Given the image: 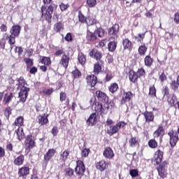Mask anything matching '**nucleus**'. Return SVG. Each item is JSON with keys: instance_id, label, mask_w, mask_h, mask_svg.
I'll return each mask as SVG.
<instances>
[{"instance_id": "1", "label": "nucleus", "mask_w": 179, "mask_h": 179, "mask_svg": "<svg viewBox=\"0 0 179 179\" xmlns=\"http://www.w3.org/2000/svg\"><path fill=\"white\" fill-rule=\"evenodd\" d=\"M18 84H17V90L20 89V92L18 94V97L21 103H25L27 96H29V92H30V88L25 87L24 79L23 77H20L17 80Z\"/></svg>"}, {"instance_id": "2", "label": "nucleus", "mask_w": 179, "mask_h": 179, "mask_svg": "<svg viewBox=\"0 0 179 179\" xmlns=\"http://www.w3.org/2000/svg\"><path fill=\"white\" fill-rule=\"evenodd\" d=\"M98 37H103L104 36V30L101 28L97 29L94 32L90 31L89 29L87 31L86 40L90 43H94Z\"/></svg>"}, {"instance_id": "3", "label": "nucleus", "mask_w": 179, "mask_h": 179, "mask_svg": "<svg viewBox=\"0 0 179 179\" xmlns=\"http://www.w3.org/2000/svg\"><path fill=\"white\" fill-rule=\"evenodd\" d=\"M20 30H22V27L19 25H14L11 27L10 29V35L8 36L9 44L13 45V44L16 43L15 38H16V37H19V34H20Z\"/></svg>"}, {"instance_id": "4", "label": "nucleus", "mask_w": 179, "mask_h": 179, "mask_svg": "<svg viewBox=\"0 0 179 179\" xmlns=\"http://www.w3.org/2000/svg\"><path fill=\"white\" fill-rule=\"evenodd\" d=\"M42 16L46 19L48 23H51V17H52V12H54V7L50 5L48 8H45L44 6L41 7Z\"/></svg>"}, {"instance_id": "5", "label": "nucleus", "mask_w": 179, "mask_h": 179, "mask_svg": "<svg viewBox=\"0 0 179 179\" xmlns=\"http://www.w3.org/2000/svg\"><path fill=\"white\" fill-rule=\"evenodd\" d=\"M86 169L85 168V164L82 161H78L77 165L75 169L76 174L78 176H83L85 174Z\"/></svg>"}, {"instance_id": "6", "label": "nucleus", "mask_w": 179, "mask_h": 179, "mask_svg": "<svg viewBox=\"0 0 179 179\" xmlns=\"http://www.w3.org/2000/svg\"><path fill=\"white\" fill-rule=\"evenodd\" d=\"M125 125H127V123L125 122H119L115 125L110 127V134H111V135L117 134V132H118V130L121 129L122 128H124Z\"/></svg>"}, {"instance_id": "7", "label": "nucleus", "mask_w": 179, "mask_h": 179, "mask_svg": "<svg viewBox=\"0 0 179 179\" xmlns=\"http://www.w3.org/2000/svg\"><path fill=\"white\" fill-rule=\"evenodd\" d=\"M168 135L170 136V145L172 148H174L177 145V141H178V134L171 131L168 133Z\"/></svg>"}, {"instance_id": "8", "label": "nucleus", "mask_w": 179, "mask_h": 179, "mask_svg": "<svg viewBox=\"0 0 179 179\" xmlns=\"http://www.w3.org/2000/svg\"><path fill=\"white\" fill-rule=\"evenodd\" d=\"M96 97H97L99 101H101L105 104H107V103H108V96H107V94H106V93L101 91L96 92Z\"/></svg>"}, {"instance_id": "9", "label": "nucleus", "mask_w": 179, "mask_h": 179, "mask_svg": "<svg viewBox=\"0 0 179 179\" xmlns=\"http://www.w3.org/2000/svg\"><path fill=\"white\" fill-rule=\"evenodd\" d=\"M103 155V157H105L106 159L111 160V159L114 157V152H113L111 148L107 147L106 148H105Z\"/></svg>"}, {"instance_id": "10", "label": "nucleus", "mask_w": 179, "mask_h": 179, "mask_svg": "<svg viewBox=\"0 0 179 179\" xmlns=\"http://www.w3.org/2000/svg\"><path fill=\"white\" fill-rule=\"evenodd\" d=\"M15 99H16V96H15L12 92L8 94H6L3 96V103L5 106H9V103Z\"/></svg>"}, {"instance_id": "11", "label": "nucleus", "mask_w": 179, "mask_h": 179, "mask_svg": "<svg viewBox=\"0 0 179 179\" xmlns=\"http://www.w3.org/2000/svg\"><path fill=\"white\" fill-rule=\"evenodd\" d=\"M162 159H163V152L162 150H158L154 157V164H160L162 163Z\"/></svg>"}, {"instance_id": "12", "label": "nucleus", "mask_w": 179, "mask_h": 179, "mask_svg": "<svg viewBox=\"0 0 179 179\" xmlns=\"http://www.w3.org/2000/svg\"><path fill=\"white\" fill-rule=\"evenodd\" d=\"M96 169L100 171H104L108 169V163L104 160H101L96 163Z\"/></svg>"}, {"instance_id": "13", "label": "nucleus", "mask_w": 179, "mask_h": 179, "mask_svg": "<svg viewBox=\"0 0 179 179\" xmlns=\"http://www.w3.org/2000/svg\"><path fill=\"white\" fill-rule=\"evenodd\" d=\"M25 146L28 149H33L34 147V141H33V136L28 135L25 140Z\"/></svg>"}, {"instance_id": "14", "label": "nucleus", "mask_w": 179, "mask_h": 179, "mask_svg": "<svg viewBox=\"0 0 179 179\" xmlns=\"http://www.w3.org/2000/svg\"><path fill=\"white\" fill-rule=\"evenodd\" d=\"M97 122V115L96 113H92L90 117L87 120V124L88 127H93Z\"/></svg>"}, {"instance_id": "15", "label": "nucleus", "mask_w": 179, "mask_h": 179, "mask_svg": "<svg viewBox=\"0 0 179 179\" xmlns=\"http://www.w3.org/2000/svg\"><path fill=\"white\" fill-rule=\"evenodd\" d=\"M86 80L88 85H90L92 87H94V86H96V83H97V77H96L94 75L87 76Z\"/></svg>"}, {"instance_id": "16", "label": "nucleus", "mask_w": 179, "mask_h": 179, "mask_svg": "<svg viewBox=\"0 0 179 179\" xmlns=\"http://www.w3.org/2000/svg\"><path fill=\"white\" fill-rule=\"evenodd\" d=\"M38 121L40 125H45L48 123V115L43 113L38 117Z\"/></svg>"}, {"instance_id": "17", "label": "nucleus", "mask_w": 179, "mask_h": 179, "mask_svg": "<svg viewBox=\"0 0 179 179\" xmlns=\"http://www.w3.org/2000/svg\"><path fill=\"white\" fill-rule=\"evenodd\" d=\"M55 155V149H49L48 151L44 155V160L47 162H50Z\"/></svg>"}, {"instance_id": "18", "label": "nucleus", "mask_w": 179, "mask_h": 179, "mask_svg": "<svg viewBox=\"0 0 179 179\" xmlns=\"http://www.w3.org/2000/svg\"><path fill=\"white\" fill-rule=\"evenodd\" d=\"M164 136V129L162 125H159L157 129L153 133V136L155 138H159V136Z\"/></svg>"}, {"instance_id": "19", "label": "nucleus", "mask_w": 179, "mask_h": 179, "mask_svg": "<svg viewBox=\"0 0 179 179\" xmlns=\"http://www.w3.org/2000/svg\"><path fill=\"white\" fill-rule=\"evenodd\" d=\"M131 97H132V92H127L123 94L122 99L121 100V104H125L127 102L131 100Z\"/></svg>"}, {"instance_id": "20", "label": "nucleus", "mask_w": 179, "mask_h": 179, "mask_svg": "<svg viewBox=\"0 0 179 179\" xmlns=\"http://www.w3.org/2000/svg\"><path fill=\"white\" fill-rule=\"evenodd\" d=\"M68 64H69V57L67 56L66 55H64L60 61V65H62L64 68L67 69Z\"/></svg>"}, {"instance_id": "21", "label": "nucleus", "mask_w": 179, "mask_h": 179, "mask_svg": "<svg viewBox=\"0 0 179 179\" xmlns=\"http://www.w3.org/2000/svg\"><path fill=\"white\" fill-rule=\"evenodd\" d=\"M94 108H95V111L96 113H99L100 114H103V113H104V110H106L104 105H103V104L100 103V102L95 103Z\"/></svg>"}, {"instance_id": "22", "label": "nucleus", "mask_w": 179, "mask_h": 179, "mask_svg": "<svg viewBox=\"0 0 179 179\" xmlns=\"http://www.w3.org/2000/svg\"><path fill=\"white\" fill-rule=\"evenodd\" d=\"M30 173V170L29 169V167L24 166L19 169L18 174L20 177H23L24 176H27Z\"/></svg>"}, {"instance_id": "23", "label": "nucleus", "mask_w": 179, "mask_h": 179, "mask_svg": "<svg viewBox=\"0 0 179 179\" xmlns=\"http://www.w3.org/2000/svg\"><path fill=\"white\" fill-rule=\"evenodd\" d=\"M120 30V25L118 24H114L111 28L108 30V34L115 36L118 31Z\"/></svg>"}, {"instance_id": "24", "label": "nucleus", "mask_w": 179, "mask_h": 179, "mask_svg": "<svg viewBox=\"0 0 179 179\" xmlns=\"http://www.w3.org/2000/svg\"><path fill=\"white\" fill-rule=\"evenodd\" d=\"M90 55L91 57H94L95 59H96V61H100V59H101V57H103V55H101V52L97 50L96 51L94 50H92L90 52Z\"/></svg>"}, {"instance_id": "25", "label": "nucleus", "mask_w": 179, "mask_h": 179, "mask_svg": "<svg viewBox=\"0 0 179 179\" xmlns=\"http://www.w3.org/2000/svg\"><path fill=\"white\" fill-rule=\"evenodd\" d=\"M144 116L145 117L146 122H152L155 120V115L152 112H145Z\"/></svg>"}, {"instance_id": "26", "label": "nucleus", "mask_w": 179, "mask_h": 179, "mask_svg": "<svg viewBox=\"0 0 179 179\" xmlns=\"http://www.w3.org/2000/svg\"><path fill=\"white\" fill-rule=\"evenodd\" d=\"M138 78H139V76L137 73L134 71L133 70H131L129 73V79L131 80V82L135 83L136 80H138Z\"/></svg>"}, {"instance_id": "27", "label": "nucleus", "mask_w": 179, "mask_h": 179, "mask_svg": "<svg viewBox=\"0 0 179 179\" xmlns=\"http://www.w3.org/2000/svg\"><path fill=\"white\" fill-rule=\"evenodd\" d=\"M15 134L18 140L22 141V139H24V132L23 131V128L18 127V129L15 130Z\"/></svg>"}, {"instance_id": "28", "label": "nucleus", "mask_w": 179, "mask_h": 179, "mask_svg": "<svg viewBox=\"0 0 179 179\" xmlns=\"http://www.w3.org/2000/svg\"><path fill=\"white\" fill-rule=\"evenodd\" d=\"M164 167H165L164 164H161L157 169V170L158 171V174H159V177H161V178H164V174L166 173V171H165L166 168H164Z\"/></svg>"}, {"instance_id": "29", "label": "nucleus", "mask_w": 179, "mask_h": 179, "mask_svg": "<svg viewBox=\"0 0 179 179\" xmlns=\"http://www.w3.org/2000/svg\"><path fill=\"white\" fill-rule=\"evenodd\" d=\"M116 48H117V41H113L109 42V43L108 44V49L110 52H114Z\"/></svg>"}, {"instance_id": "30", "label": "nucleus", "mask_w": 179, "mask_h": 179, "mask_svg": "<svg viewBox=\"0 0 179 179\" xmlns=\"http://www.w3.org/2000/svg\"><path fill=\"white\" fill-rule=\"evenodd\" d=\"M23 162H24V156L20 155L14 160L13 163L15 166H22Z\"/></svg>"}, {"instance_id": "31", "label": "nucleus", "mask_w": 179, "mask_h": 179, "mask_svg": "<svg viewBox=\"0 0 179 179\" xmlns=\"http://www.w3.org/2000/svg\"><path fill=\"white\" fill-rule=\"evenodd\" d=\"M129 143L131 148H135V146H138V145H139V143L138 142V138H136V137L132 136L129 139Z\"/></svg>"}, {"instance_id": "32", "label": "nucleus", "mask_w": 179, "mask_h": 179, "mask_svg": "<svg viewBox=\"0 0 179 179\" xmlns=\"http://www.w3.org/2000/svg\"><path fill=\"white\" fill-rule=\"evenodd\" d=\"M54 30L55 31H57V33L62 31V30H64V24H62L61 22H57L55 24Z\"/></svg>"}, {"instance_id": "33", "label": "nucleus", "mask_w": 179, "mask_h": 179, "mask_svg": "<svg viewBox=\"0 0 179 179\" xmlns=\"http://www.w3.org/2000/svg\"><path fill=\"white\" fill-rule=\"evenodd\" d=\"M167 100L168 103H169L171 107H173V106H174V104H176V103L178 102L177 96L176 95L169 96Z\"/></svg>"}, {"instance_id": "34", "label": "nucleus", "mask_w": 179, "mask_h": 179, "mask_svg": "<svg viewBox=\"0 0 179 179\" xmlns=\"http://www.w3.org/2000/svg\"><path fill=\"white\" fill-rule=\"evenodd\" d=\"M144 62L145 66L150 67V66L153 64V59H152V57L148 55L145 57Z\"/></svg>"}, {"instance_id": "35", "label": "nucleus", "mask_w": 179, "mask_h": 179, "mask_svg": "<svg viewBox=\"0 0 179 179\" xmlns=\"http://www.w3.org/2000/svg\"><path fill=\"white\" fill-rule=\"evenodd\" d=\"M132 46V42L129 39L123 40V47L125 50H130Z\"/></svg>"}, {"instance_id": "36", "label": "nucleus", "mask_w": 179, "mask_h": 179, "mask_svg": "<svg viewBox=\"0 0 179 179\" xmlns=\"http://www.w3.org/2000/svg\"><path fill=\"white\" fill-rule=\"evenodd\" d=\"M148 146L151 149H156L157 148V141L155 139H150L148 141Z\"/></svg>"}, {"instance_id": "37", "label": "nucleus", "mask_w": 179, "mask_h": 179, "mask_svg": "<svg viewBox=\"0 0 179 179\" xmlns=\"http://www.w3.org/2000/svg\"><path fill=\"white\" fill-rule=\"evenodd\" d=\"M41 64H44V65H46V66H48L49 65H51V59L50 57H43L41 59Z\"/></svg>"}, {"instance_id": "38", "label": "nucleus", "mask_w": 179, "mask_h": 179, "mask_svg": "<svg viewBox=\"0 0 179 179\" xmlns=\"http://www.w3.org/2000/svg\"><path fill=\"white\" fill-rule=\"evenodd\" d=\"M117 90H118V84L117 83H113V84L110 85V86L109 87V91L110 92V93H115V92H117Z\"/></svg>"}, {"instance_id": "39", "label": "nucleus", "mask_w": 179, "mask_h": 179, "mask_svg": "<svg viewBox=\"0 0 179 179\" xmlns=\"http://www.w3.org/2000/svg\"><path fill=\"white\" fill-rule=\"evenodd\" d=\"M15 125H16L17 127H22V125H23V117L20 116L18 117L14 122Z\"/></svg>"}, {"instance_id": "40", "label": "nucleus", "mask_w": 179, "mask_h": 179, "mask_svg": "<svg viewBox=\"0 0 179 179\" xmlns=\"http://www.w3.org/2000/svg\"><path fill=\"white\" fill-rule=\"evenodd\" d=\"M86 23L87 26H93V24H96V19L89 16L88 19H87Z\"/></svg>"}, {"instance_id": "41", "label": "nucleus", "mask_w": 179, "mask_h": 179, "mask_svg": "<svg viewBox=\"0 0 179 179\" xmlns=\"http://www.w3.org/2000/svg\"><path fill=\"white\" fill-rule=\"evenodd\" d=\"M78 62L81 65L86 64V57L83 54H80L78 55Z\"/></svg>"}, {"instance_id": "42", "label": "nucleus", "mask_w": 179, "mask_h": 179, "mask_svg": "<svg viewBox=\"0 0 179 179\" xmlns=\"http://www.w3.org/2000/svg\"><path fill=\"white\" fill-rule=\"evenodd\" d=\"M68 156H69V152L64 151L60 155V160L66 162V159H68Z\"/></svg>"}, {"instance_id": "43", "label": "nucleus", "mask_w": 179, "mask_h": 179, "mask_svg": "<svg viewBox=\"0 0 179 179\" xmlns=\"http://www.w3.org/2000/svg\"><path fill=\"white\" fill-rule=\"evenodd\" d=\"M147 50L148 48H146L145 45H141L138 48V52L140 55H145V54H146Z\"/></svg>"}, {"instance_id": "44", "label": "nucleus", "mask_w": 179, "mask_h": 179, "mask_svg": "<svg viewBox=\"0 0 179 179\" xmlns=\"http://www.w3.org/2000/svg\"><path fill=\"white\" fill-rule=\"evenodd\" d=\"M78 19L79 22H80L81 23H85L87 20V19H86V17L83 15L82 11L78 12Z\"/></svg>"}, {"instance_id": "45", "label": "nucleus", "mask_w": 179, "mask_h": 179, "mask_svg": "<svg viewBox=\"0 0 179 179\" xmlns=\"http://www.w3.org/2000/svg\"><path fill=\"white\" fill-rule=\"evenodd\" d=\"M97 1L96 0H87V4L88 5L89 8H94Z\"/></svg>"}, {"instance_id": "46", "label": "nucleus", "mask_w": 179, "mask_h": 179, "mask_svg": "<svg viewBox=\"0 0 179 179\" xmlns=\"http://www.w3.org/2000/svg\"><path fill=\"white\" fill-rule=\"evenodd\" d=\"M73 173H74V171L73 169H71V168H67L66 169V177H72V176H73Z\"/></svg>"}, {"instance_id": "47", "label": "nucleus", "mask_w": 179, "mask_h": 179, "mask_svg": "<svg viewBox=\"0 0 179 179\" xmlns=\"http://www.w3.org/2000/svg\"><path fill=\"white\" fill-rule=\"evenodd\" d=\"M100 71H101V66L99 63H96L94 66V73L99 74Z\"/></svg>"}, {"instance_id": "48", "label": "nucleus", "mask_w": 179, "mask_h": 179, "mask_svg": "<svg viewBox=\"0 0 179 179\" xmlns=\"http://www.w3.org/2000/svg\"><path fill=\"white\" fill-rule=\"evenodd\" d=\"M90 152V149L85 148L81 152V156L82 157H87L89 156V153Z\"/></svg>"}, {"instance_id": "49", "label": "nucleus", "mask_w": 179, "mask_h": 179, "mask_svg": "<svg viewBox=\"0 0 179 179\" xmlns=\"http://www.w3.org/2000/svg\"><path fill=\"white\" fill-rule=\"evenodd\" d=\"M12 114V110H10V107L8 106L4 110V115L6 118H9V116Z\"/></svg>"}, {"instance_id": "50", "label": "nucleus", "mask_w": 179, "mask_h": 179, "mask_svg": "<svg viewBox=\"0 0 179 179\" xmlns=\"http://www.w3.org/2000/svg\"><path fill=\"white\" fill-rule=\"evenodd\" d=\"M129 174L131 177H138V170L136 169H131L129 171Z\"/></svg>"}, {"instance_id": "51", "label": "nucleus", "mask_w": 179, "mask_h": 179, "mask_svg": "<svg viewBox=\"0 0 179 179\" xmlns=\"http://www.w3.org/2000/svg\"><path fill=\"white\" fill-rule=\"evenodd\" d=\"M149 95L156 96V89L155 88V86L150 87Z\"/></svg>"}, {"instance_id": "52", "label": "nucleus", "mask_w": 179, "mask_h": 179, "mask_svg": "<svg viewBox=\"0 0 179 179\" xmlns=\"http://www.w3.org/2000/svg\"><path fill=\"white\" fill-rule=\"evenodd\" d=\"M73 75L75 79H77L82 75V73H80V71H79V70L76 69L75 71H73Z\"/></svg>"}, {"instance_id": "53", "label": "nucleus", "mask_w": 179, "mask_h": 179, "mask_svg": "<svg viewBox=\"0 0 179 179\" xmlns=\"http://www.w3.org/2000/svg\"><path fill=\"white\" fill-rule=\"evenodd\" d=\"M25 62L27 65V69H29V68H31V66H33V59H27L25 60Z\"/></svg>"}, {"instance_id": "54", "label": "nucleus", "mask_w": 179, "mask_h": 179, "mask_svg": "<svg viewBox=\"0 0 179 179\" xmlns=\"http://www.w3.org/2000/svg\"><path fill=\"white\" fill-rule=\"evenodd\" d=\"M113 107H114V102H110L109 103H104V108L106 109V110H108L110 108H113Z\"/></svg>"}, {"instance_id": "55", "label": "nucleus", "mask_w": 179, "mask_h": 179, "mask_svg": "<svg viewBox=\"0 0 179 179\" xmlns=\"http://www.w3.org/2000/svg\"><path fill=\"white\" fill-rule=\"evenodd\" d=\"M15 52H17L18 56L20 57L23 52V48L22 47H16L15 49Z\"/></svg>"}, {"instance_id": "56", "label": "nucleus", "mask_w": 179, "mask_h": 179, "mask_svg": "<svg viewBox=\"0 0 179 179\" xmlns=\"http://www.w3.org/2000/svg\"><path fill=\"white\" fill-rule=\"evenodd\" d=\"M171 87H172V89H173V90H176V89H178V81L176 82V80H173L171 82Z\"/></svg>"}, {"instance_id": "57", "label": "nucleus", "mask_w": 179, "mask_h": 179, "mask_svg": "<svg viewBox=\"0 0 179 179\" xmlns=\"http://www.w3.org/2000/svg\"><path fill=\"white\" fill-rule=\"evenodd\" d=\"M54 92V89L50 88V89H47L43 90L44 94H47L48 96H50Z\"/></svg>"}, {"instance_id": "58", "label": "nucleus", "mask_w": 179, "mask_h": 179, "mask_svg": "<svg viewBox=\"0 0 179 179\" xmlns=\"http://www.w3.org/2000/svg\"><path fill=\"white\" fill-rule=\"evenodd\" d=\"M59 6H60L61 10H66V9L69 8V5L65 4L64 3H62Z\"/></svg>"}, {"instance_id": "59", "label": "nucleus", "mask_w": 179, "mask_h": 179, "mask_svg": "<svg viewBox=\"0 0 179 179\" xmlns=\"http://www.w3.org/2000/svg\"><path fill=\"white\" fill-rule=\"evenodd\" d=\"M162 93L164 94V96H169V87L165 86L162 90Z\"/></svg>"}, {"instance_id": "60", "label": "nucleus", "mask_w": 179, "mask_h": 179, "mask_svg": "<svg viewBox=\"0 0 179 179\" xmlns=\"http://www.w3.org/2000/svg\"><path fill=\"white\" fill-rule=\"evenodd\" d=\"M137 75H138V78H141L143 75H145V69H140L137 71Z\"/></svg>"}, {"instance_id": "61", "label": "nucleus", "mask_w": 179, "mask_h": 179, "mask_svg": "<svg viewBox=\"0 0 179 179\" xmlns=\"http://www.w3.org/2000/svg\"><path fill=\"white\" fill-rule=\"evenodd\" d=\"M159 79L161 82H164L167 79V76H166V74H164V72H163L160 76H159Z\"/></svg>"}, {"instance_id": "62", "label": "nucleus", "mask_w": 179, "mask_h": 179, "mask_svg": "<svg viewBox=\"0 0 179 179\" xmlns=\"http://www.w3.org/2000/svg\"><path fill=\"white\" fill-rule=\"evenodd\" d=\"M175 23H176L177 24H179V13H175V17L173 19Z\"/></svg>"}, {"instance_id": "63", "label": "nucleus", "mask_w": 179, "mask_h": 179, "mask_svg": "<svg viewBox=\"0 0 179 179\" xmlns=\"http://www.w3.org/2000/svg\"><path fill=\"white\" fill-rule=\"evenodd\" d=\"M66 99V94L64 92L60 93V101H64Z\"/></svg>"}, {"instance_id": "64", "label": "nucleus", "mask_w": 179, "mask_h": 179, "mask_svg": "<svg viewBox=\"0 0 179 179\" xmlns=\"http://www.w3.org/2000/svg\"><path fill=\"white\" fill-rule=\"evenodd\" d=\"M37 72V69L36 67H32L29 70V73H31L32 75H34Z\"/></svg>"}]
</instances>
